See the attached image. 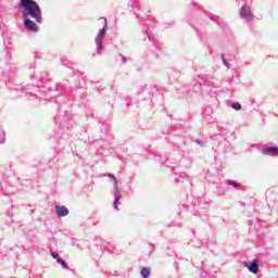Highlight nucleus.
Instances as JSON below:
<instances>
[{
  "mask_svg": "<svg viewBox=\"0 0 278 278\" xmlns=\"http://www.w3.org/2000/svg\"><path fill=\"white\" fill-rule=\"evenodd\" d=\"M21 8H23V18H33L36 23H42V10L40 5L34 0H21Z\"/></svg>",
  "mask_w": 278,
  "mask_h": 278,
  "instance_id": "1",
  "label": "nucleus"
},
{
  "mask_svg": "<svg viewBox=\"0 0 278 278\" xmlns=\"http://www.w3.org/2000/svg\"><path fill=\"white\" fill-rule=\"evenodd\" d=\"M106 29L105 27H103L102 29H100L97 38H96V43H97V47L99 49V51H101L103 49V38H105V34H106Z\"/></svg>",
  "mask_w": 278,
  "mask_h": 278,
  "instance_id": "2",
  "label": "nucleus"
},
{
  "mask_svg": "<svg viewBox=\"0 0 278 278\" xmlns=\"http://www.w3.org/2000/svg\"><path fill=\"white\" fill-rule=\"evenodd\" d=\"M24 26L30 31H38V24L31 21L29 17H24Z\"/></svg>",
  "mask_w": 278,
  "mask_h": 278,
  "instance_id": "3",
  "label": "nucleus"
},
{
  "mask_svg": "<svg viewBox=\"0 0 278 278\" xmlns=\"http://www.w3.org/2000/svg\"><path fill=\"white\" fill-rule=\"evenodd\" d=\"M264 155H269L270 157H277L278 155V147H267L263 149Z\"/></svg>",
  "mask_w": 278,
  "mask_h": 278,
  "instance_id": "4",
  "label": "nucleus"
},
{
  "mask_svg": "<svg viewBox=\"0 0 278 278\" xmlns=\"http://www.w3.org/2000/svg\"><path fill=\"white\" fill-rule=\"evenodd\" d=\"M241 18H245V21H251L253 18V14L251 13V9L249 7L241 8Z\"/></svg>",
  "mask_w": 278,
  "mask_h": 278,
  "instance_id": "5",
  "label": "nucleus"
},
{
  "mask_svg": "<svg viewBox=\"0 0 278 278\" xmlns=\"http://www.w3.org/2000/svg\"><path fill=\"white\" fill-rule=\"evenodd\" d=\"M55 210L59 217L68 216V210L66 206H55Z\"/></svg>",
  "mask_w": 278,
  "mask_h": 278,
  "instance_id": "6",
  "label": "nucleus"
},
{
  "mask_svg": "<svg viewBox=\"0 0 278 278\" xmlns=\"http://www.w3.org/2000/svg\"><path fill=\"white\" fill-rule=\"evenodd\" d=\"M248 270L254 275H257L260 273V265L256 261H254L252 264L248 265Z\"/></svg>",
  "mask_w": 278,
  "mask_h": 278,
  "instance_id": "7",
  "label": "nucleus"
},
{
  "mask_svg": "<svg viewBox=\"0 0 278 278\" xmlns=\"http://www.w3.org/2000/svg\"><path fill=\"white\" fill-rule=\"evenodd\" d=\"M151 276V269L149 267H143L141 269V277L149 278Z\"/></svg>",
  "mask_w": 278,
  "mask_h": 278,
  "instance_id": "8",
  "label": "nucleus"
},
{
  "mask_svg": "<svg viewBox=\"0 0 278 278\" xmlns=\"http://www.w3.org/2000/svg\"><path fill=\"white\" fill-rule=\"evenodd\" d=\"M232 110H242V104H240L239 102H235L231 105Z\"/></svg>",
  "mask_w": 278,
  "mask_h": 278,
  "instance_id": "9",
  "label": "nucleus"
},
{
  "mask_svg": "<svg viewBox=\"0 0 278 278\" xmlns=\"http://www.w3.org/2000/svg\"><path fill=\"white\" fill-rule=\"evenodd\" d=\"M56 262H58L60 265H62L63 268H66V267H67V266H66V262H65L64 260H62V258H56Z\"/></svg>",
  "mask_w": 278,
  "mask_h": 278,
  "instance_id": "10",
  "label": "nucleus"
},
{
  "mask_svg": "<svg viewBox=\"0 0 278 278\" xmlns=\"http://www.w3.org/2000/svg\"><path fill=\"white\" fill-rule=\"evenodd\" d=\"M228 186H233L235 188H238L240 185L238 182H233V180H229Z\"/></svg>",
  "mask_w": 278,
  "mask_h": 278,
  "instance_id": "11",
  "label": "nucleus"
},
{
  "mask_svg": "<svg viewBox=\"0 0 278 278\" xmlns=\"http://www.w3.org/2000/svg\"><path fill=\"white\" fill-rule=\"evenodd\" d=\"M117 60H119V62H122L123 64H125V62H126V59H125V56H123V54H119L117 56Z\"/></svg>",
  "mask_w": 278,
  "mask_h": 278,
  "instance_id": "12",
  "label": "nucleus"
},
{
  "mask_svg": "<svg viewBox=\"0 0 278 278\" xmlns=\"http://www.w3.org/2000/svg\"><path fill=\"white\" fill-rule=\"evenodd\" d=\"M100 23H102L103 27L108 26V20L106 18H100Z\"/></svg>",
  "mask_w": 278,
  "mask_h": 278,
  "instance_id": "13",
  "label": "nucleus"
},
{
  "mask_svg": "<svg viewBox=\"0 0 278 278\" xmlns=\"http://www.w3.org/2000/svg\"><path fill=\"white\" fill-rule=\"evenodd\" d=\"M222 60H223V64H225V66H229V65L227 64V59H225V54L222 55Z\"/></svg>",
  "mask_w": 278,
  "mask_h": 278,
  "instance_id": "14",
  "label": "nucleus"
},
{
  "mask_svg": "<svg viewBox=\"0 0 278 278\" xmlns=\"http://www.w3.org/2000/svg\"><path fill=\"white\" fill-rule=\"evenodd\" d=\"M52 257H53V260H60L59 255L55 253H52Z\"/></svg>",
  "mask_w": 278,
  "mask_h": 278,
  "instance_id": "15",
  "label": "nucleus"
},
{
  "mask_svg": "<svg viewBox=\"0 0 278 278\" xmlns=\"http://www.w3.org/2000/svg\"><path fill=\"white\" fill-rule=\"evenodd\" d=\"M111 177H112V179H114L115 186H118V181L116 180V176H111Z\"/></svg>",
  "mask_w": 278,
  "mask_h": 278,
  "instance_id": "16",
  "label": "nucleus"
},
{
  "mask_svg": "<svg viewBox=\"0 0 278 278\" xmlns=\"http://www.w3.org/2000/svg\"><path fill=\"white\" fill-rule=\"evenodd\" d=\"M118 199H119V197H118V194H116L115 195V203H118Z\"/></svg>",
  "mask_w": 278,
  "mask_h": 278,
  "instance_id": "17",
  "label": "nucleus"
}]
</instances>
